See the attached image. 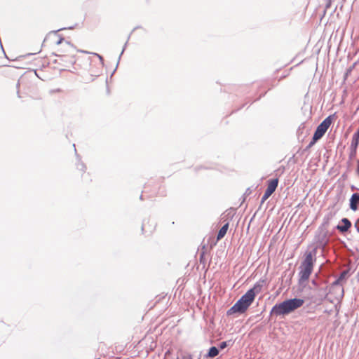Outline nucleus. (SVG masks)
Wrapping results in <instances>:
<instances>
[{
    "label": "nucleus",
    "mask_w": 359,
    "mask_h": 359,
    "mask_svg": "<svg viewBox=\"0 0 359 359\" xmlns=\"http://www.w3.org/2000/svg\"><path fill=\"white\" fill-rule=\"evenodd\" d=\"M264 283V280L257 281L227 311L226 314L230 316L236 313H244L253 302L256 295L262 291Z\"/></svg>",
    "instance_id": "1"
},
{
    "label": "nucleus",
    "mask_w": 359,
    "mask_h": 359,
    "mask_svg": "<svg viewBox=\"0 0 359 359\" xmlns=\"http://www.w3.org/2000/svg\"><path fill=\"white\" fill-rule=\"evenodd\" d=\"M304 302L303 299L298 298L285 300L283 302L275 304L271 311V314L276 316L289 314L295 309L300 308L304 304Z\"/></svg>",
    "instance_id": "2"
},
{
    "label": "nucleus",
    "mask_w": 359,
    "mask_h": 359,
    "mask_svg": "<svg viewBox=\"0 0 359 359\" xmlns=\"http://www.w3.org/2000/svg\"><path fill=\"white\" fill-rule=\"evenodd\" d=\"M335 116V114L332 115L328 116L327 118H325L316 128L313 135L316 136L319 140L321 139L325 133L327 132V129L332 124L334 117Z\"/></svg>",
    "instance_id": "3"
},
{
    "label": "nucleus",
    "mask_w": 359,
    "mask_h": 359,
    "mask_svg": "<svg viewBox=\"0 0 359 359\" xmlns=\"http://www.w3.org/2000/svg\"><path fill=\"white\" fill-rule=\"evenodd\" d=\"M327 230L326 227L320 226L316 231L314 240L319 246H324L327 243Z\"/></svg>",
    "instance_id": "4"
},
{
    "label": "nucleus",
    "mask_w": 359,
    "mask_h": 359,
    "mask_svg": "<svg viewBox=\"0 0 359 359\" xmlns=\"http://www.w3.org/2000/svg\"><path fill=\"white\" fill-rule=\"evenodd\" d=\"M278 178L272 179V180H270L268 181L267 188L265 190V192L261 199V205L263 204L264 203V201L266 200H267L272 195V194L276 191V189L278 187Z\"/></svg>",
    "instance_id": "5"
},
{
    "label": "nucleus",
    "mask_w": 359,
    "mask_h": 359,
    "mask_svg": "<svg viewBox=\"0 0 359 359\" xmlns=\"http://www.w3.org/2000/svg\"><path fill=\"white\" fill-rule=\"evenodd\" d=\"M300 271L299 273V284L303 285L306 281H307L313 272V268L305 266L300 265L299 266Z\"/></svg>",
    "instance_id": "6"
},
{
    "label": "nucleus",
    "mask_w": 359,
    "mask_h": 359,
    "mask_svg": "<svg viewBox=\"0 0 359 359\" xmlns=\"http://www.w3.org/2000/svg\"><path fill=\"white\" fill-rule=\"evenodd\" d=\"M316 248H314L311 251L306 252L304 259L302 262L301 265L313 268V264L316 261V259L313 257L316 256Z\"/></svg>",
    "instance_id": "7"
},
{
    "label": "nucleus",
    "mask_w": 359,
    "mask_h": 359,
    "mask_svg": "<svg viewBox=\"0 0 359 359\" xmlns=\"http://www.w3.org/2000/svg\"><path fill=\"white\" fill-rule=\"evenodd\" d=\"M351 222L348 218H342L341 220V223L339 224L336 229L341 233H344L347 232L349 229L351 227Z\"/></svg>",
    "instance_id": "8"
},
{
    "label": "nucleus",
    "mask_w": 359,
    "mask_h": 359,
    "mask_svg": "<svg viewBox=\"0 0 359 359\" xmlns=\"http://www.w3.org/2000/svg\"><path fill=\"white\" fill-rule=\"evenodd\" d=\"M359 205V194L358 193H354L352 194L350 198V208L355 211L358 210Z\"/></svg>",
    "instance_id": "9"
},
{
    "label": "nucleus",
    "mask_w": 359,
    "mask_h": 359,
    "mask_svg": "<svg viewBox=\"0 0 359 359\" xmlns=\"http://www.w3.org/2000/svg\"><path fill=\"white\" fill-rule=\"evenodd\" d=\"M228 229H229V222H227L225 224H224L222 226V228L219 230L217 236V241L221 240L222 238H223L224 237V236L226 235V232L228 231Z\"/></svg>",
    "instance_id": "10"
},
{
    "label": "nucleus",
    "mask_w": 359,
    "mask_h": 359,
    "mask_svg": "<svg viewBox=\"0 0 359 359\" xmlns=\"http://www.w3.org/2000/svg\"><path fill=\"white\" fill-rule=\"evenodd\" d=\"M219 350L216 346H211L208 353L205 355V357L207 358H215L219 354Z\"/></svg>",
    "instance_id": "11"
},
{
    "label": "nucleus",
    "mask_w": 359,
    "mask_h": 359,
    "mask_svg": "<svg viewBox=\"0 0 359 359\" xmlns=\"http://www.w3.org/2000/svg\"><path fill=\"white\" fill-rule=\"evenodd\" d=\"M73 146L75 147V144H74ZM74 150H75L77 158H78V163L76 164V168L78 170L85 172V170L86 169V165L83 162L80 161L81 158H80L79 156L76 154V149L75 148H74Z\"/></svg>",
    "instance_id": "12"
},
{
    "label": "nucleus",
    "mask_w": 359,
    "mask_h": 359,
    "mask_svg": "<svg viewBox=\"0 0 359 359\" xmlns=\"http://www.w3.org/2000/svg\"><path fill=\"white\" fill-rule=\"evenodd\" d=\"M351 144H353L354 147L359 144V126L357 131L353 135Z\"/></svg>",
    "instance_id": "13"
},
{
    "label": "nucleus",
    "mask_w": 359,
    "mask_h": 359,
    "mask_svg": "<svg viewBox=\"0 0 359 359\" xmlns=\"http://www.w3.org/2000/svg\"><path fill=\"white\" fill-rule=\"evenodd\" d=\"M233 345V342L231 341V340H229V341H222L219 344V350H223L226 347L229 346H232Z\"/></svg>",
    "instance_id": "14"
},
{
    "label": "nucleus",
    "mask_w": 359,
    "mask_h": 359,
    "mask_svg": "<svg viewBox=\"0 0 359 359\" xmlns=\"http://www.w3.org/2000/svg\"><path fill=\"white\" fill-rule=\"evenodd\" d=\"M358 146L353 147V144H351V152L349 154L350 159H352L356 154Z\"/></svg>",
    "instance_id": "15"
},
{
    "label": "nucleus",
    "mask_w": 359,
    "mask_h": 359,
    "mask_svg": "<svg viewBox=\"0 0 359 359\" xmlns=\"http://www.w3.org/2000/svg\"><path fill=\"white\" fill-rule=\"evenodd\" d=\"M318 140H319V139L317 138L316 136L313 135L312 140H311L309 144L306 147V150L309 149L310 148H311L316 143V142Z\"/></svg>",
    "instance_id": "16"
},
{
    "label": "nucleus",
    "mask_w": 359,
    "mask_h": 359,
    "mask_svg": "<svg viewBox=\"0 0 359 359\" xmlns=\"http://www.w3.org/2000/svg\"><path fill=\"white\" fill-rule=\"evenodd\" d=\"M348 270H344L343 271H341V273H340L339 276L338 277V278L342 281L344 280V279H346V278L347 277L348 274Z\"/></svg>",
    "instance_id": "17"
},
{
    "label": "nucleus",
    "mask_w": 359,
    "mask_h": 359,
    "mask_svg": "<svg viewBox=\"0 0 359 359\" xmlns=\"http://www.w3.org/2000/svg\"><path fill=\"white\" fill-rule=\"evenodd\" d=\"M330 217L329 215L325 216L323 219V222L320 226H323L324 227H326L327 225L329 224Z\"/></svg>",
    "instance_id": "18"
},
{
    "label": "nucleus",
    "mask_w": 359,
    "mask_h": 359,
    "mask_svg": "<svg viewBox=\"0 0 359 359\" xmlns=\"http://www.w3.org/2000/svg\"><path fill=\"white\" fill-rule=\"evenodd\" d=\"M127 44H128V41L125 43L124 46H123V50H122V51H121V54H120V55H119V57H118V62H117L116 67H118V63H119V61H120V60H121V55H123V52H124V50H125V49H126V48ZM116 68H117V67H116Z\"/></svg>",
    "instance_id": "19"
},
{
    "label": "nucleus",
    "mask_w": 359,
    "mask_h": 359,
    "mask_svg": "<svg viewBox=\"0 0 359 359\" xmlns=\"http://www.w3.org/2000/svg\"><path fill=\"white\" fill-rule=\"evenodd\" d=\"M341 281L337 278L332 283V287L337 286L340 285Z\"/></svg>",
    "instance_id": "20"
},
{
    "label": "nucleus",
    "mask_w": 359,
    "mask_h": 359,
    "mask_svg": "<svg viewBox=\"0 0 359 359\" xmlns=\"http://www.w3.org/2000/svg\"><path fill=\"white\" fill-rule=\"evenodd\" d=\"M354 66L350 67L349 69H347L346 74H345V79H346V77L348 76V75L351 72Z\"/></svg>",
    "instance_id": "21"
},
{
    "label": "nucleus",
    "mask_w": 359,
    "mask_h": 359,
    "mask_svg": "<svg viewBox=\"0 0 359 359\" xmlns=\"http://www.w3.org/2000/svg\"><path fill=\"white\" fill-rule=\"evenodd\" d=\"M354 226L356 229V231L359 232V219L355 222Z\"/></svg>",
    "instance_id": "22"
},
{
    "label": "nucleus",
    "mask_w": 359,
    "mask_h": 359,
    "mask_svg": "<svg viewBox=\"0 0 359 359\" xmlns=\"http://www.w3.org/2000/svg\"><path fill=\"white\" fill-rule=\"evenodd\" d=\"M62 41H64V38L61 37V38H60V39L57 41V43H57V45H59V44H60V43L62 42Z\"/></svg>",
    "instance_id": "23"
},
{
    "label": "nucleus",
    "mask_w": 359,
    "mask_h": 359,
    "mask_svg": "<svg viewBox=\"0 0 359 359\" xmlns=\"http://www.w3.org/2000/svg\"><path fill=\"white\" fill-rule=\"evenodd\" d=\"M145 229H146V224L144 222L142 225V231H144Z\"/></svg>",
    "instance_id": "24"
},
{
    "label": "nucleus",
    "mask_w": 359,
    "mask_h": 359,
    "mask_svg": "<svg viewBox=\"0 0 359 359\" xmlns=\"http://www.w3.org/2000/svg\"><path fill=\"white\" fill-rule=\"evenodd\" d=\"M356 172L359 175V160L357 165Z\"/></svg>",
    "instance_id": "25"
},
{
    "label": "nucleus",
    "mask_w": 359,
    "mask_h": 359,
    "mask_svg": "<svg viewBox=\"0 0 359 359\" xmlns=\"http://www.w3.org/2000/svg\"><path fill=\"white\" fill-rule=\"evenodd\" d=\"M96 55H97V57H99L100 60L102 62H103V57H102L101 55H98V54H96Z\"/></svg>",
    "instance_id": "26"
},
{
    "label": "nucleus",
    "mask_w": 359,
    "mask_h": 359,
    "mask_svg": "<svg viewBox=\"0 0 359 359\" xmlns=\"http://www.w3.org/2000/svg\"><path fill=\"white\" fill-rule=\"evenodd\" d=\"M312 283H313V285H317V283H316V281L315 280H312Z\"/></svg>",
    "instance_id": "27"
},
{
    "label": "nucleus",
    "mask_w": 359,
    "mask_h": 359,
    "mask_svg": "<svg viewBox=\"0 0 359 359\" xmlns=\"http://www.w3.org/2000/svg\"><path fill=\"white\" fill-rule=\"evenodd\" d=\"M66 29V28H60V29H59L57 32L60 31V30H62V29Z\"/></svg>",
    "instance_id": "28"
},
{
    "label": "nucleus",
    "mask_w": 359,
    "mask_h": 359,
    "mask_svg": "<svg viewBox=\"0 0 359 359\" xmlns=\"http://www.w3.org/2000/svg\"><path fill=\"white\" fill-rule=\"evenodd\" d=\"M19 86H20V83H19V82H18V83H17V88H19Z\"/></svg>",
    "instance_id": "29"
},
{
    "label": "nucleus",
    "mask_w": 359,
    "mask_h": 359,
    "mask_svg": "<svg viewBox=\"0 0 359 359\" xmlns=\"http://www.w3.org/2000/svg\"><path fill=\"white\" fill-rule=\"evenodd\" d=\"M187 359H192L191 355H189Z\"/></svg>",
    "instance_id": "30"
},
{
    "label": "nucleus",
    "mask_w": 359,
    "mask_h": 359,
    "mask_svg": "<svg viewBox=\"0 0 359 359\" xmlns=\"http://www.w3.org/2000/svg\"><path fill=\"white\" fill-rule=\"evenodd\" d=\"M204 252L201 255V259L203 257Z\"/></svg>",
    "instance_id": "31"
},
{
    "label": "nucleus",
    "mask_w": 359,
    "mask_h": 359,
    "mask_svg": "<svg viewBox=\"0 0 359 359\" xmlns=\"http://www.w3.org/2000/svg\"><path fill=\"white\" fill-rule=\"evenodd\" d=\"M355 189V188L353 186H352V187H351V189H352V190H353V189Z\"/></svg>",
    "instance_id": "32"
},
{
    "label": "nucleus",
    "mask_w": 359,
    "mask_h": 359,
    "mask_svg": "<svg viewBox=\"0 0 359 359\" xmlns=\"http://www.w3.org/2000/svg\"><path fill=\"white\" fill-rule=\"evenodd\" d=\"M177 359H179V358H177Z\"/></svg>",
    "instance_id": "33"
}]
</instances>
